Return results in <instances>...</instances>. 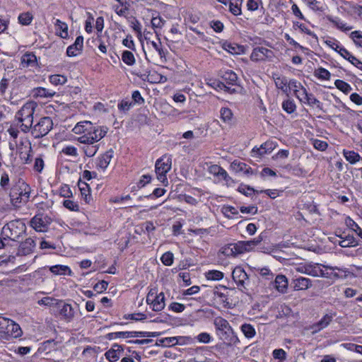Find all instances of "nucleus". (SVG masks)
<instances>
[{
	"mask_svg": "<svg viewBox=\"0 0 362 362\" xmlns=\"http://www.w3.org/2000/svg\"><path fill=\"white\" fill-rule=\"evenodd\" d=\"M25 150L23 151V148L19 149V156L24 163H30L32 161L30 152L32 151L31 145L29 144L28 147H25Z\"/></svg>",
	"mask_w": 362,
	"mask_h": 362,
	"instance_id": "nucleus-34",
	"label": "nucleus"
},
{
	"mask_svg": "<svg viewBox=\"0 0 362 362\" xmlns=\"http://www.w3.org/2000/svg\"><path fill=\"white\" fill-rule=\"evenodd\" d=\"M184 339L185 338L183 337H165L158 340L156 344L158 346H171L177 344H182L181 342H180V340Z\"/></svg>",
	"mask_w": 362,
	"mask_h": 362,
	"instance_id": "nucleus-26",
	"label": "nucleus"
},
{
	"mask_svg": "<svg viewBox=\"0 0 362 362\" xmlns=\"http://www.w3.org/2000/svg\"><path fill=\"white\" fill-rule=\"evenodd\" d=\"M274 57V52L267 48L257 47L253 49L250 55V59L254 62L264 61L267 59H272Z\"/></svg>",
	"mask_w": 362,
	"mask_h": 362,
	"instance_id": "nucleus-10",
	"label": "nucleus"
},
{
	"mask_svg": "<svg viewBox=\"0 0 362 362\" xmlns=\"http://www.w3.org/2000/svg\"><path fill=\"white\" fill-rule=\"evenodd\" d=\"M233 243L228 244L222 248V253L226 256H236V252L233 247Z\"/></svg>",
	"mask_w": 362,
	"mask_h": 362,
	"instance_id": "nucleus-59",
	"label": "nucleus"
},
{
	"mask_svg": "<svg viewBox=\"0 0 362 362\" xmlns=\"http://www.w3.org/2000/svg\"><path fill=\"white\" fill-rule=\"evenodd\" d=\"M313 144L315 148L319 151H325L327 148V143L319 139H314Z\"/></svg>",
	"mask_w": 362,
	"mask_h": 362,
	"instance_id": "nucleus-63",
	"label": "nucleus"
},
{
	"mask_svg": "<svg viewBox=\"0 0 362 362\" xmlns=\"http://www.w3.org/2000/svg\"><path fill=\"white\" fill-rule=\"evenodd\" d=\"M332 320V316L326 314L319 322L313 325L312 329L313 332H317L322 329L327 327Z\"/></svg>",
	"mask_w": 362,
	"mask_h": 362,
	"instance_id": "nucleus-25",
	"label": "nucleus"
},
{
	"mask_svg": "<svg viewBox=\"0 0 362 362\" xmlns=\"http://www.w3.org/2000/svg\"><path fill=\"white\" fill-rule=\"evenodd\" d=\"M275 85L279 88L286 93L288 91V83L286 77H277L274 79Z\"/></svg>",
	"mask_w": 362,
	"mask_h": 362,
	"instance_id": "nucleus-44",
	"label": "nucleus"
},
{
	"mask_svg": "<svg viewBox=\"0 0 362 362\" xmlns=\"http://www.w3.org/2000/svg\"><path fill=\"white\" fill-rule=\"evenodd\" d=\"M243 0H230L229 11L234 16H240L242 13L241 6Z\"/></svg>",
	"mask_w": 362,
	"mask_h": 362,
	"instance_id": "nucleus-29",
	"label": "nucleus"
},
{
	"mask_svg": "<svg viewBox=\"0 0 362 362\" xmlns=\"http://www.w3.org/2000/svg\"><path fill=\"white\" fill-rule=\"evenodd\" d=\"M148 305L151 306L153 311L160 312L163 310L165 305L164 293L163 292L158 293Z\"/></svg>",
	"mask_w": 362,
	"mask_h": 362,
	"instance_id": "nucleus-22",
	"label": "nucleus"
},
{
	"mask_svg": "<svg viewBox=\"0 0 362 362\" xmlns=\"http://www.w3.org/2000/svg\"><path fill=\"white\" fill-rule=\"evenodd\" d=\"M108 128L100 127L91 124V127H88L86 133L78 138V141L81 144H93L102 139L107 134Z\"/></svg>",
	"mask_w": 362,
	"mask_h": 362,
	"instance_id": "nucleus-4",
	"label": "nucleus"
},
{
	"mask_svg": "<svg viewBox=\"0 0 362 362\" xmlns=\"http://www.w3.org/2000/svg\"><path fill=\"white\" fill-rule=\"evenodd\" d=\"M114 155V151L110 149L101 155L97 161L96 168L105 170L110 164Z\"/></svg>",
	"mask_w": 362,
	"mask_h": 362,
	"instance_id": "nucleus-17",
	"label": "nucleus"
},
{
	"mask_svg": "<svg viewBox=\"0 0 362 362\" xmlns=\"http://www.w3.org/2000/svg\"><path fill=\"white\" fill-rule=\"evenodd\" d=\"M160 260L164 265L171 266L173 264L174 255L171 252H166L162 255Z\"/></svg>",
	"mask_w": 362,
	"mask_h": 362,
	"instance_id": "nucleus-48",
	"label": "nucleus"
},
{
	"mask_svg": "<svg viewBox=\"0 0 362 362\" xmlns=\"http://www.w3.org/2000/svg\"><path fill=\"white\" fill-rule=\"evenodd\" d=\"M275 144L273 141H267L262 144L259 148H254L252 151V153L257 154L259 156L272 152L275 148Z\"/></svg>",
	"mask_w": 362,
	"mask_h": 362,
	"instance_id": "nucleus-20",
	"label": "nucleus"
},
{
	"mask_svg": "<svg viewBox=\"0 0 362 362\" xmlns=\"http://www.w3.org/2000/svg\"><path fill=\"white\" fill-rule=\"evenodd\" d=\"M98 145L88 144V146L83 148L84 153L88 157H93L98 151Z\"/></svg>",
	"mask_w": 362,
	"mask_h": 362,
	"instance_id": "nucleus-54",
	"label": "nucleus"
},
{
	"mask_svg": "<svg viewBox=\"0 0 362 362\" xmlns=\"http://www.w3.org/2000/svg\"><path fill=\"white\" fill-rule=\"evenodd\" d=\"M52 273L54 274H65L66 272L71 274V270L67 266L64 265H54L49 268Z\"/></svg>",
	"mask_w": 362,
	"mask_h": 362,
	"instance_id": "nucleus-45",
	"label": "nucleus"
},
{
	"mask_svg": "<svg viewBox=\"0 0 362 362\" xmlns=\"http://www.w3.org/2000/svg\"><path fill=\"white\" fill-rule=\"evenodd\" d=\"M32 20L33 16L28 12L23 13L18 16V21L22 25H28L31 23Z\"/></svg>",
	"mask_w": 362,
	"mask_h": 362,
	"instance_id": "nucleus-52",
	"label": "nucleus"
},
{
	"mask_svg": "<svg viewBox=\"0 0 362 362\" xmlns=\"http://www.w3.org/2000/svg\"><path fill=\"white\" fill-rule=\"evenodd\" d=\"M351 37L356 45L362 47V35L360 31L356 30L352 32Z\"/></svg>",
	"mask_w": 362,
	"mask_h": 362,
	"instance_id": "nucleus-61",
	"label": "nucleus"
},
{
	"mask_svg": "<svg viewBox=\"0 0 362 362\" xmlns=\"http://www.w3.org/2000/svg\"><path fill=\"white\" fill-rule=\"evenodd\" d=\"M334 85L339 90L345 94L349 93L352 90L351 86L348 83L340 79L336 80L334 81Z\"/></svg>",
	"mask_w": 362,
	"mask_h": 362,
	"instance_id": "nucleus-38",
	"label": "nucleus"
},
{
	"mask_svg": "<svg viewBox=\"0 0 362 362\" xmlns=\"http://www.w3.org/2000/svg\"><path fill=\"white\" fill-rule=\"evenodd\" d=\"M123 351L124 349L121 345L115 344L112 345L110 349L105 352V356L106 358L110 362L117 361L119 358L120 355Z\"/></svg>",
	"mask_w": 362,
	"mask_h": 362,
	"instance_id": "nucleus-13",
	"label": "nucleus"
},
{
	"mask_svg": "<svg viewBox=\"0 0 362 362\" xmlns=\"http://www.w3.org/2000/svg\"><path fill=\"white\" fill-rule=\"evenodd\" d=\"M275 288L281 293H285L288 288V280L284 275H277L274 281Z\"/></svg>",
	"mask_w": 362,
	"mask_h": 362,
	"instance_id": "nucleus-28",
	"label": "nucleus"
},
{
	"mask_svg": "<svg viewBox=\"0 0 362 362\" xmlns=\"http://www.w3.org/2000/svg\"><path fill=\"white\" fill-rule=\"evenodd\" d=\"M9 319L0 317V339H7L6 337V327L9 326Z\"/></svg>",
	"mask_w": 362,
	"mask_h": 362,
	"instance_id": "nucleus-43",
	"label": "nucleus"
},
{
	"mask_svg": "<svg viewBox=\"0 0 362 362\" xmlns=\"http://www.w3.org/2000/svg\"><path fill=\"white\" fill-rule=\"evenodd\" d=\"M220 118L223 122L228 126H232L235 123V118L230 109L228 107H221L220 110Z\"/></svg>",
	"mask_w": 362,
	"mask_h": 362,
	"instance_id": "nucleus-21",
	"label": "nucleus"
},
{
	"mask_svg": "<svg viewBox=\"0 0 362 362\" xmlns=\"http://www.w3.org/2000/svg\"><path fill=\"white\" fill-rule=\"evenodd\" d=\"M30 194V187L25 182H22L18 187H13L10 192V197L12 204L16 207H20L21 204L28 202Z\"/></svg>",
	"mask_w": 362,
	"mask_h": 362,
	"instance_id": "nucleus-5",
	"label": "nucleus"
},
{
	"mask_svg": "<svg viewBox=\"0 0 362 362\" xmlns=\"http://www.w3.org/2000/svg\"><path fill=\"white\" fill-rule=\"evenodd\" d=\"M218 75L228 85H231V86H237L238 85V76L232 70H229V69L220 70Z\"/></svg>",
	"mask_w": 362,
	"mask_h": 362,
	"instance_id": "nucleus-16",
	"label": "nucleus"
},
{
	"mask_svg": "<svg viewBox=\"0 0 362 362\" xmlns=\"http://www.w3.org/2000/svg\"><path fill=\"white\" fill-rule=\"evenodd\" d=\"M218 87L221 89L224 90L226 92H228L229 93H235L238 92V89L240 88L239 86H236L235 88H232L230 86H227L223 82H218L217 84Z\"/></svg>",
	"mask_w": 362,
	"mask_h": 362,
	"instance_id": "nucleus-58",
	"label": "nucleus"
},
{
	"mask_svg": "<svg viewBox=\"0 0 362 362\" xmlns=\"http://www.w3.org/2000/svg\"><path fill=\"white\" fill-rule=\"evenodd\" d=\"M66 77L62 75L55 74L49 76L50 83L55 86L63 85L66 82Z\"/></svg>",
	"mask_w": 362,
	"mask_h": 362,
	"instance_id": "nucleus-46",
	"label": "nucleus"
},
{
	"mask_svg": "<svg viewBox=\"0 0 362 362\" xmlns=\"http://www.w3.org/2000/svg\"><path fill=\"white\" fill-rule=\"evenodd\" d=\"M317 264H306L304 265L298 266L296 268V271L301 273L305 274L309 276H315L317 274L316 268Z\"/></svg>",
	"mask_w": 362,
	"mask_h": 362,
	"instance_id": "nucleus-27",
	"label": "nucleus"
},
{
	"mask_svg": "<svg viewBox=\"0 0 362 362\" xmlns=\"http://www.w3.org/2000/svg\"><path fill=\"white\" fill-rule=\"evenodd\" d=\"M44 166L45 163L43 159L41 157L36 158L35 160L33 169L37 173H41L44 168Z\"/></svg>",
	"mask_w": 362,
	"mask_h": 362,
	"instance_id": "nucleus-62",
	"label": "nucleus"
},
{
	"mask_svg": "<svg viewBox=\"0 0 362 362\" xmlns=\"http://www.w3.org/2000/svg\"><path fill=\"white\" fill-rule=\"evenodd\" d=\"M35 247V243L31 238H27L21 243L18 250V255H27L33 252Z\"/></svg>",
	"mask_w": 362,
	"mask_h": 362,
	"instance_id": "nucleus-15",
	"label": "nucleus"
},
{
	"mask_svg": "<svg viewBox=\"0 0 362 362\" xmlns=\"http://www.w3.org/2000/svg\"><path fill=\"white\" fill-rule=\"evenodd\" d=\"M26 230L25 225L20 220L11 221L6 223L2 228L4 240L7 239L18 242L23 237Z\"/></svg>",
	"mask_w": 362,
	"mask_h": 362,
	"instance_id": "nucleus-3",
	"label": "nucleus"
},
{
	"mask_svg": "<svg viewBox=\"0 0 362 362\" xmlns=\"http://www.w3.org/2000/svg\"><path fill=\"white\" fill-rule=\"evenodd\" d=\"M338 53L354 66L362 71V62L353 56L346 48H339Z\"/></svg>",
	"mask_w": 362,
	"mask_h": 362,
	"instance_id": "nucleus-19",
	"label": "nucleus"
},
{
	"mask_svg": "<svg viewBox=\"0 0 362 362\" xmlns=\"http://www.w3.org/2000/svg\"><path fill=\"white\" fill-rule=\"evenodd\" d=\"M52 127V119L49 117H43L35 125L33 124L30 132L35 139H40L46 136Z\"/></svg>",
	"mask_w": 362,
	"mask_h": 362,
	"instance_id": "nucleus-6",
	"label": "nucleus"
},
{
	"mask_svg": "<svg viewBox=\"0 0 362 362\" xmlns=\"http://www.w3.org/2000/svg\"><path fill=\"white\" fill-rule=\"evenodd\" d=\"M339 245L342 247H354L358 245L353 235H346L344 239L339 241Z\"/></svg>",
	"mask_w": 362,
	"mask_h": 362,
	"instance_id": "nucleus-36",
	"label": "nucleus"
},
{
	"mask_svg": "<svg viewBox=\"0 0 362 362\" xmlns=\"http://www.w3.org/2000/svg\"><path fill=\"white\" fill-rule=\"evenodd\" d=\"M343 154L346 160L349 161L351 164H355L360 160H362L361 156L354 151L344 150Z\"/></svg>",
	"mask_w": 362,
	"mask_h": 362,
	"instance_id": "nucleus-30",
	"label": "nucleus"
},
{
	"mask_svg": "<svg viewBox=\"0 0 362 362\" xmlns=\"http://www.w3.org/2000/svg\"><path fill=\"white\" fill-rule=\"evenodd\" d=\"M233 279L240 290L246 289L249 284V277L241 267H236L232 273Z\"/></svg>",
	"mask_w": 362,
	"mask_h": 362,
	"instance_id": "nucleus-9",
	"label": "nucleus"
},
{
	"mask_svg": "<svg viewBox=\"0 0 362 362\" xmlns=\"http://www.w3.org/2000/svg\"><path fill=\"white\" fill-rule=\"evenodd\" d=\"M165 21L160 16L153 17L151 19V25L154 28H160L164 25Z\"/></svg>",
	"mask_w": 362,
	"mask_h": 362,
	"instance_id": "nucleus-64",
	"label": "nucleus"
},
{
	"mask_svg": "<svg viewBox=\"0 0 362 362\" xmlns=\"http://www.w3.org/2000/svg\"><path fill=\"white\" fill-rule=\"evenodd\" d=\"M21 66L23 68L37 66V57L33 52H26L21 57Z\"/></svg>",
	"mask_w": 362,
	"mask_h": 362,
	"instance_id": "nucleus-18",
	"label": "nucleus"
},
{
	"mask_svg": "<svg viewBox=\"0 0 362 362\" xmlns=\"http://www.w3.org/2000/svg\"><path fill=\"white\" fill-rule=\"evenodd\" d=\"M33 93L35 96L40 98H52L55 94L54 91L42 87H38L34 89Z\"/></svg>",
	"mask_w": 362,
	"mask_h": 362,
	"instance_id": "nucleus-32",
	"label": "nucleus"
},
{
	"mask_svg": "<svg viewBox=\"0 0 362 362\" xmlns=\"http://www.w3.org/2000/svg\"><path fill=\"white\" fill-rule=\"evenodd\" d=\"M320 266H322L323 267L326 268V269H331V270H336V269H339L338 267H331V266H327V265H322V264H317V268H316V273L317 274L315 275L314 277H317V276H322V277H328V273H325L321 268H320Z\"/></svg>",
	"mask_w": 362,
	"mask_h": 362,
	"instance_id": "nucleus-50",
	"label": "nucleus"
},
{
	"mask_svg": "<svg viewBox=\"0 0 362 362\" xmlns=\"http://www.w3.org/2000/svg\"><path fill=\"white\" fill-rule=\"evenodd\" d=\"M172 160L170 157L163 156L157 160L155 165V171L158 180L164 183L167 182L166 173L171 169Z\"/></svg>",
	"mask_w": 362,
	"mask_h": 362,
	"instance_id": "nucleus-7",
	"label": "nucleus"
},
{
	"mask_svg": "<svg viewBox=\"0 0 362 362\" xmlns=\"http://www.w3.org/2000/svg\"><path fill=\"white\" fill-rule=\"evenodd\" d=\"M122 59L128 66H132L135 63V58L133 53L128 50L123 52Z\"/></svg>",
	"mask_w": 362,
	"mask_h": 362,
	"instance_id": "nucleus-42",
	"label": "nucleus"
},
{
	"mask_svg": "<svg viewBox=\"0 0 362 362\" xmlns=\"http://www.w3.org/2000/svg\"><path fill=\"white\" fill-rule=\"evenodd\" d=\"M230 167L235 173L243 172L245 175H252L253 173L252 168L246 163L240 161L234 160Z\"/></svg>",
	"mask_w": 362,
	"mask_h": 362,
	"instance_id": "nucleus-23",
	"label": "nucleus"
},
{
	"mask_svg": "<svg viewBox=\"0 0 362 362\" xmlns=\"http://www.w3.org/2000/svg\"><path fill=\"white\" fill-rule=\"evenodd\" d=\"M292 284L295 291L306 290L312 286L311 280L303 276L294 278Z\"/></svg>",
	"mask_w": 362,
	"mask_h": 362,
	"instance_id": "nucleus-14",
	"label": "nucleus"
},
{
	"mask_svg": "<svg viewBox=\"0 0 362 362\" xmlns=\"http://www.w3.org/2000/svg\"><path fill=\"white\" fill-rule=\"evenodd\" d=\"M54 25L57 30L61 31V37L66 38L68 36V25L66 23L61 21L59 19H57Z\"/></svg>",
	"mask_w": 362,
	"mask_h": 362,
	"instance_id": "nucleus-39",
	"label": "nucleus"
},
{
	"mask_svg": "<svg viewBox=\"0 0 362 362\" xmlns=\"http://www.w3.org/2000/svg\"><path fill=\"white\" fill-rule=\"evenodd\" d=\"M83 47V37L82 36H78L75 40V42L69 46L66 49V54L69 57H75L81 53Z\"/></svg>",
	"mask_w": 362,
	"mask_h": 362,
	"instance_id": "nucleus-12",
	"label": "nucleus"
},
{
	"mask_svg": "<svg viewBox=\"0 0 362 362\" xmlns=\"http://www.w3.org/2000/svg\"><path fill=\"white\" fill-rule=\"evenodd\" d=\"M217 335L226 346H236L240 343L237 334L234 332L229 322L221 317H217L214 320Z\"/></svg>",
	"mask_w": 362,
	"mask_h": 362,
	"instance_id": "nucleus-1",
	"label": "nucleus"
},
{
	"mask_svg": "<svg viewBox=\"0 0 362 362\" xmlns=\"http://www.w3.org/2000/svg\"><path fill=\"white\" fill-rule=\"evenodd\" d=\"M63 205L65 208L72 211H78L79 206L76 202L70 199H66L63 202Z\"/></svg>",
	"mask_w": 362,
	"mask_h": 362,
	"instance_id": "nucleus-56",
	"label": "nucleus"
},
{
	"mask_svg": "<svg viewBox=\"0 0 362 362\" xmlns=\"http://www.w3.org/2000/svg\"><path fill=\"white\" fill-rule=\"evenodd\" d=\"M91 122L89 121H83L78 122L76 125L74 127L73 132L76 134H81V136L84 134L86 130H88V127H91Z\"/></svg>",
	"mask_w": 362,
	"mask_h": 362,
	"instance_id": "nucleus-31",
	"label": "nucleus"
},
{
	"mask_svg": "<svg viewBox=\"0 0 362 362\" xmlns=\"http://www.w3.org/2000/svg\"><path fill=\"white\" fill-rule=\"evenodd\" d=\"M223 48L230 54H238L243 52V47L236 44L225 43Z\"/></svg>",
	"mask_w": 362,
	"mask_h": 362,
	"instance_id": "nucleus-40",
	"label": "nucleus"
},
{
	"mask_svg": "<svg viewBox=\"0 0 362 362\" xmlns=\"http://www.w3.org/2000/svg\"><path fill=\"white\" fill-rule=\"evenodd\" d=\"M327 19L329 20V22L333 23L338 29L342 31L351 30L353 28L351 26H347L346 23H344L337 18L328 16Z\"/></svg>",
	"mask_w": 362,
	"mask_h": 362,
	"instance_id": "nucleus-35",
	"label": "nucleus"
},
{
	"mask_svg": "<svg viewBox=\"0 0 362 362\" xmlns=\"http://www.w3.org/2000/svg\"><path fill=\"white\" fill-rule=\"evenodd\" d=\"M9 326L6 327V337L8 339V337L11 336L14 338H16L21 336L22 331L20 326L15 323L13 320H9L8 323Z\"/></svg>",
	"mask_w": 362,
	"mask_h": 362,
	"instance_id": "nucleus-24",
	"label": "nucleus"
},
{
	"mask_svg": "<svg viewBox=\"0 0 362 362\" xmlns=\"http://www.w3.org/2000/svg\"><path fill=\"white\" fill-rule=\"evenodd\" d=\"M314 75L321 80H329L331 77L330 72L322 67L316 69L314 72Z\"/></svg>",
	"mask_w": 362,
	"mask_h": 362,
	"instance_id": "nucleus-41",
	"label": "nucleus"
},
{
	"mask_svg": "<svg viewBox=\"0 0 362 362\" xmlns=\"http://www.w3.org/2000/svg\"><path fill=\"white\" fill-rule=\"evenodd\" d=\"M282 108L287 113L291 114L296 110V106L293 100L288 99L283 102Z\"/></svg>",
	"mask_w": 362,
	"mask_h": 362,
	"instance_id": "nucleus-47",
	"label": "nucleus"
},
{
	"mask_svg": "<svg viewBox=\"0 0 362 362\" xmlns=\"http://www.w3.org/2000/svg\"><path fill=\"white\" fill-rule=\"evenodd\" d=\"M129 4L126 5H115L113 6L114 11L119 16H125L129 11Z\"/></svg>",
	"mask_w": 362,
	"mask_h": 362,
	"instance_id": "nucleus-51",
	"label": "nucleus"
},
{
	"mask_svg": "<svg viewBox=\"0 0 362 362\" xmlns=\"http://www.w3.org/2000/svg\"><path fill=\"white\" fill-rule=\"evenodd\" d=\"M288 86L289 89H293L295 95L296 94V93L299 91V90L301 88L303 87L300 83L298 82L295 79L290 80L288 83Z\"/></svg>",
	"mask_w": 362,
	"mask_h": 362,
	"instance_id": "nucleus-60",
	"label": "nucleus"
},
{
	"mask_svg": "<svg viewBox=\"0 0 362 362\" xmlns=\"http://www.w3.org/2000/svg\"><path fill=\"white\" fill-rule=\"evenodd\" d=\"M238 192L245 194V196H250L252 193L259 194V191L255 189L250 186L241 185L238 187Z\"/></svg>",
	"mask_w": 362,
	"mask_h": 362,
	"instance_id": "nucleus-55",
	"label": "nucleus"
},
{
	"mask_svg": "<svg viewBox=\"0 0 362 362\" xmlns=\"http://www.w3.org/2000/svg\"><path fill=\"white\" fill-rule=\"evenodd\" d=\"M309 105H315L317 107L321 109L322 103L318 100L312 93H308V97L305 99V103Z\"/></svg>",
	"mask_w": 362,
	"mask_h": 362,
	"instance_id": "nucleus-53",
	"label": "nucleus"
},
{
	"mask_svg": "<svg viewBox=\"0 0 362 362\" xmlns=\"http://www.w3.org/2000/svg\"><path fill=\"white\" fill-rule=\"evenodd\" d=\"M59 309V313L63 318L67 321H71L74 317V310L70 304L65 303L63 300H59L57 305Z\"/></svg>",
	"mask_w": 362,
	"mask_h": 362,
	"instance_id": "nucleus-11",
	"label": "nucleus"
},
{
	"mask_svg": "<svg viewBox=\"0 0 362 362\" xmlns=\"http://www.w3.org/2000/svg\"><path fill=\"white\" fill-rule=\"evenodd\" d=\"M35 107L36 104L34 102H28L16 113V124L24 133L30 132L33 127Z\"/></svg>",
	"mask_w": 362,
	"mask_h": 362,
	"instance_id": "nucleus-2",
	"label": "nucleus"
},
{
	"mask_svg": "<svg viewBox=\"0 0 362 362\" xmlns=\"http://www.w3.org/2000/svg\"><path fill=\"white\" fill-rule=\"evenodd\" d=\"M205 276L208 280L219 281L223 278L224 274L218 270H209L206 272Z\"/></svg>",
	"mask_w": 362,
	"mask_h": 362,
	"instance_id": "nucleus-37",
	"label": "nucleus"
},
{
	"mask_svg": "<svg viewBox=\"0 0 362 362\" xmlns=\"http://www.w3.org/2000/svg\"><path fill=\"white\" fill-rule=\"evenodd\" d=\"M240 329L243 334L245 335V337L247 339L253 338L256 334L255 327L250 324H243L240 327Z\"/></svg>",
	"mask_w": 362,
	"mask_h": 362,
	"instance_id": "nucleus-33",
	"label": "nucleus"
},
{
	"mask_svg": "<svg viewBox=\"0 0 362 362\" xmlns=\"http://www.w3.org/2000/svg\"><path fill=\"white\" fill-rule=\"evenodd\" d=\"M59 300L51 298V297H45L38 301L39 305H43L46 306H53L57 305V302Z\"/></svg>",
	"mask_w": 362,
	"mask_h": 362,
	"instance_id": "nucleus-57",
	"label": "nucleus"
},
{
	"mask_svg": "<svg viewBox=\"0 0 362 362\" xmlns=\"http://www.w3.org/2000/svg\"><path fill=\"white\" fill-rule=\"evenodd\" d=\"M51 223L49 216L43 214H37L30 221V225L37 232H46Z\"/></svg>",
	"mask_w": 362,
	"mask_h": 362,
	"instance_id": "nucleus-8",
	"label": "nucleus"
},
{
	"mask_svg": "<svg viewBox=\"0 0 362 362\" xmlns=\"http://www.w3.org/2000/svg\"><path fill=\"white\" fill-rule=\"evenodd\" d=\"M151 44L152 47L158 52L161 60L164 59V61H166L165 55L168 53V51L163 49L161 43L160 42L157 43L154 41H151Z\"/></svg>",
	"mask_w": 362,
	"mask_h": 362,
	"instance_id": "nucleus-49",
	"label": "nucleus"
}]
</instances>
